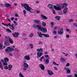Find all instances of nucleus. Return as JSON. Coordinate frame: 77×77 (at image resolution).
<instances>
[{
  "label": "nucleus",
  "mask_w": 77,
  "mask_h": 77,
  "mask_svg": "<svg viewBox=\"0 0 77 77\" xmlns=\"http://www.w3.org/2000/svg\"><path fill=\"white\" fill-rule=\"evenodd\" d=\"M21 6L22 7H24V9H26L27 11L30 12H31V13H35V11L33 10L32 8L29 7L28 5L26 4H21Z\"/></svg>",
  "instance_id": "nucleus-1"
},
{
  "label": "nucleus",
  "mask_w": 77,
  "mask_h": 77,
  "mask_svg": "<svg viewBox=\"0 0 77 77\" xmlns=\"http://www.w3.org/2000/svg\"><path fill=\"white\" fill-rule=\"evenodd\" d=\"M5 38L6 41H5L4 44H5L6 45H7V44H9V42L11 44H14V42L12 38L9 37L7 36H5Z\"/></svg>",
  "instance_id": "nucleus-2"
},
{
  "label": "nucleus",
  "mask_w": 77,
  "mask_h": 77,
  "mask_svg": "<svg viewBox=\"0 0 77 77\" xmlns=\"http://www.w3.org/2000/svg\"><path fill=\"white\" fill-rule=\"evenodd\" d=\"M2 24L3 25H4L5 26H7V27H8V26H10L9 27L10 29L11 30H15V27H14V25L13 24L11 25V23H9L8 24L6 25L3 23H2Z\"/></svg>",
  "instance_id": "nucleus-3"
},
{
  "label": "nucleus",
  "mask_w": 77,
  "mask_h": 77,
  "mask_svg": "<svg viewBox=\"0 0 77 77\" xmlns=\"http://www.w3.org/2000/svg\"><path fill=\"white\" fill-rule=\"evenodd\" d=\"M47 6L48 8H49V9H53V8H54L55 9H56L57 11H58V10H60V9L59 8L57 7L56 6H54L53 5L51 4H48L47 5ZM58 8L59 9H58Z\"/></svg>",
  "instance_id": "nucleus-4"
},
{
  "label": "nucleus",
  "mask_w": 77,
  "mask_h": 77,
  "mask_svg": "<svg viewBox=\"0 0 77 77\" xmlns=\"http://www.w3.org/2000/svg\"><path fill=\"white\" fill-rule=\"evenodd\" d=\"M67 5H68L66 4H64L63 5H57V8H58V9H59V8L60 9V10H58V11H60L61 10V8H63L66 7V6H67Z\"/></svg>",
  "instance_id": "nucleus-5"
},
{
  "label": "nucleus",
  "mask_w": 77,
  "mask_h": 77,
  "mask_svg": "<svg viewBox=\"0 0 77 77\" xmlns=\"http://www.w3.org/2000/svg\"><path fill=\"white\" fill-rule=\"evenodd\" d=\"M23 70L24 71H26L27 70V69L28 68H29V65L27 64V63H23Z\"/></svg>",
  "instance_id": "nucleus-6"
},
{
  "label": "nucleus",
  "mask_w": 77,
  "mask_h": 77,
  "mask_svg": "<svg viewBox=\"0 0 77 77\" xmlns=\"http://www.w3.org/2000/svg\"><path fill=\"white\" fill-rule=\"evenodd\" d=\"M37 54V57L38 58H39L40 57H41L43 55V53L42 52H38Z\"/></svg>",
  "instance_id": "nucleus-7"
},
{
  "label": "nucleus",
  "mask_w": 77,
  "mask_h": 77,
  "mask_svg": "<svg viewBox=\"0 0 77 77\" xmlns=\"http://www.w3.org/2000/svg\"><path fill=\"white\" fill-rule=\"evenodd\" d=\"M12 35L15 38H18V36L20 35V33L18 32H15L13 33Z\"/></svg>",
  "instance_id": "nucleus-8"
},
{
  "label": "nucleus",
  "mask_w": 77,
  "mask_h": 77,
  "mask_svg": "<svg viewBox=\"0 0 77 77\" xmlns=\"http://www.w3.org/2000/svg\"><path fill=\"white\" fill-rule=\"evenodd\" d=\"M23 59L24 60H29L30 59V57L29 56H25L23 57Z\"/></svg>",
  "instance_id": "nucleus-9"
},
{
  "label": "nucleus",
  "mask_w": 77,
  "mask_h": 77,
  "mask_svg": "<svg viewBox=\"0 0 77 77\" xmlns=\"http://www.w3.org/2000/svg\"><path fill=\"white\" fill-rule=\"evenodd\" d=\"M39 66L41 68V69L42 70H44L45 69V67L44 66V65L42 64H40L39 65Z\"/></svg>",
  "instance_id": "nucleus-10"
},
{
  "label": "nucleus",
  "mask_w": 77,
  "mask_h": 77,
  "mask_svg": "<svg viewBox=\"0 0 77 77\" xmlns=\"http://www.w3.org/2000/svg\"><path fill=\"white\" fill-rule=\"evenodd\" d=\"M68 11V8L66 7L63 10V13L64 14H66L67 12H68L67 11Z\"/></svg>",
  "instance_id": "nucleus-11"
},
{
  "label": "nucleus",
  "mask_w": 77,
  "mask_h": 77,
  "mask_svg": "<svg viewBox=\"0 0 77 77\" xmlns=\"http://www.w3.org/2000/svg\"><path fill=\"white\" fill-rule=\"evenodd\" d=\"M42 32H44V33H45V32H47V29L46 28H42L41 29V30H40Z\"/></svg>",
  "instance_id": "nucleus-12"
},
{
  "label": "nucleus",
  "mask_w": 77,
  "mask_h": 77,
  "mask_svg": "<svg viewBox=\"0 0 77 77\" xmlns=\"http://www.w3.org/2000/svg\"><path fill=\"white\" fill-rule=\"evenodd\" d=\"M48 72L49 75H53V74H54V73H53V72L51 71L48 70Z\"/></svg>",
  "instance_id": "nucleus-13"
},
{
  "label": "nucleus",
  "mask_w": 77,
  "mask_h": 77,
  "mask_svg": "<svg viewBox=\"0 0 77 77\" xmlns=\"http://www.w3.org/2000/svg\"><path fill=\"white\" fill-rule=\"evenodd\" d=\"M58 33L60 35H62V34H63V30L62 29L60 31H58Z\"/></svg>",
  "instance_id": "nucleus-14"
},
{
  "label": "nucleus",
  "mask_w": 77,
  "mask_h": 77,
  "mask_svg": "<svg viewBox=\"0 0 77 77\" xmlns=\"http://www.w3.org/2000/svg\"><path fill=\"white\" fill-rule=\"evenodd\" d=\"M41 18H42V19H44V20H47V19L48 18L47 17L43 15H41Z\"/></svg>",
  "instance_id": "nucleus-15"
},
{
  "label": "nucleus",
  "mask_w": 77,
  "mask_h": 77,
  "mask_svg": "<svg viewBox=\"0 0 77 77\" xmlns=\"http://www.w3.org/2000/svg\"><path fill=\"white\" fill-rule=\"evenodd\" d=\"M65 69L66 70V71H67V74H69V73H70V69H69L65 68Z\"/></svg>",
  "instance_id": "nucleus-16"
},
{
  "label": "nucleus",
  "mask_w": 77,
  "mask_h": 77,
  "mask_svg": "<svg viewBox=\"0 0 77 77\" xmlns=\"http://www.w3.org/2000/svg\"><path fill=\"white\" fill-rule=\"evenodd\" d=\"M5 51L7 53H8L9 52V47H8L6 48V49L5 50Z\"/></svg>",
  "instance_id": "nucleus-17"
},
{
  "label": "nucleus",
  "mask_w": 77,
  "mask_h": 77,
  "mask_svg": "<svg viewBox=\"0 0 77 77\" xmlns=\"http://www.w3.org/2000/svg\"><path fill=\"white\" fill-rule=\"evenodd\" d=\"M37 51H38V52H39V51L40 52H43V49H42V48H41L40 49H37Z\"/></svg>",
  "instance_id": "nucleus-18"
},
{
  "label": "nucleus",
  "mask_w": 77,
  "mask_h": 77,
  "mask_svg": "<svg viewBox=\"0 0 77 77\" xmlns=\"http://www.w3.org/2000/svg\"><path fill=\"white\" fill-rule=\"evenodd\" d=\"M42 28V27L41 26L39 25H37V28L38 29V30H41Z\"/></svg>",
  "instance_id": "nucleus-19"
},
{
  "label": "nucleus",
  "mask_w": 77,
  "mask_h": 77,
  "mask_svg": "<svg viewBox=\"0 0 77 77\" xmlns=\"http://www.w3.org/2000/svg\"><path fill=\"white\" fill-rule=\"evenodd\" d=\"M37 34H38V36H40V37H42V36H43V34H42L41 32H37Z\"/></svg>",
  "instance_id": "nucleus-20"
},
{
  "label": "nucleus",
  "mask_w": 77,
  "mask_h": 77,
  "mask_svg": "<svg viewBox=\"0 0 77 77\" xmlns=\"http://www.w3.org/2000/svg\"><path fill=\"white\" fill-rule=\"evenodd\" d=\"M60 60L61 62H65V60H66V59L64 58L63 57H62L60 59Z\"/></svg>",
  "instance_id": "nucleus-21"
},
{
  "label": "nucleus",
  "mask_w": 77,
  "mask_h": 77,
  "mask_svg": "<svg viewBox=\"0 0 77 77\" xmlns=\"http://www.w3.org/2000/svg\"><path fill=\"white\" fill-rule=\"evenodd\" d=\"M12 65H8V70L10 71L11 69H12Z\"/></svg>",
  "instance_id": "nucleus-22"
},
{
  "label": "nucleus",
  "mask_w": 77,
  "mask_h": 77,
  "mask_svg": "<svg viewBox=\"0 0 77 77\" xmlns=\"http://www.w3.org/2000/svg\"><path fill=\"white\" fill-rule=\"evenodd\" d=\"M43 36H44V37H45V38H49V37H50V35H49L47 34H43Z\"/></svg>",
  "instance_id": "nucleus-23"
},
{
  "label": "nucleus",
  "mask_w": 77,
  "mask_h": 77,
  "mask_svg": "<svg viewBox=\"0 0 77 77\" xmlns=\"http://www.w3.org/2000/svg\"><path fill=\"white\" fill-rule=\"evenodd\" d=\"M9 48V51H14V49L12 48H11V47H8Z\"/></svg>",
  "instance_id": "nucleus-24"
},
{
  "label": "nucleus",
  "mask_w": 77,
  "mask_h": 77,
  "mask_svg": "<svg viewBox=\"0 0 77 77\" xmlns=\"http://www.w3.org/2000/svg\"><path fill=\"white\" fill-rule=\"evenodd\" d=\"M5 6H6V7H7V8H9L11 6V5L9 4H5Z\"/></svg>",
  "instance_id": "nucleus-25"
},
{
  "label": "nucleus",
  "mask_w": 77,
  "mask_h": 77,
  "mask_svg": "<svg viewBox=\"0 0 77 77\" xmlns=\"http://www.w3.org/2000/svg\"><path fill=\"white\" fill-rule=\"evenodd\" d=\"M40 22V20H35L34 21V23L35 24H38Z\"/></svg>",
  "instance_id": "nucleus-26"
},
{
  "label": "nucleus",
  "mask_w": 77,
  "mask_h": 77,
  "mask_svg": "<svg viewBox=\"0 0 77 77\" xmlns=\"http://www.w3.org/2000/svg\"><path fill=\"white\" fill-rule=\"evenodd\" d=\"M33 36V33L32 32L30 33L29 35V37H30L32 38Z\"/></svg>",
  "instance_id": "nucleus-27"
},
{
  "label": "nucleus",
  "mask_w": 77,
  "mask_h": 77,
  "mask_svg": "<svg viewBox=\"0 0 77 77\" xmlns=\"http://www.w3.org/2000/svg\"><path fill=\"white\" fill-rule=\"evenodd\" d=\"M4 60H5V62H8L9 61V59L8 58H5L4 59Z\"/></svg>",
  "instance_id": "nucleus-28"
},
{
  "label": "nucleus",
  "mask_w": 77,
  "mask_h": 77,
  "mask_svg": "<svg viewBox=\"0 0 77 77\" xmlns=\"http://www.w3.org/2000/svg\"><path fill=\"white\" fill-rule=\"evenodd\" d=\"M45 63L48 64L49 63V60L48 59H47L45 62Z\"/></svg>",
  "instance_id": "nucleus-29"
},
{
  "label": "nucleus",
  "mask_w": 77,
  "mask_h": 77,
  "mask_svg": "<svg viewBox=\"0 0 77 77\" xmlns=\"http://www.w3.org/2000/svg\"><path fill=\"white\" fill-rule=\"evenodd\" d=\"M23 12L24 14V16H25L26 14V13H27V12H26V11L25 10H24L23 11Z\"/></svg>",
  "instance_id": "nucleus-30"
},
{
  "label": "nucleus",
  "mask_w": 77,
  "mask_h": 77,
  "mask_svg": "<svg viewBox=\"0 0 77 77\" xmlns=\"http://www.w3.org/2000/svg\"><path fill=\"white\" fill-rule=\"evenodd\" d=\"M19 77H24V76L21 73H20L19 74Z\"/></svg>",
  "instance_id": "nucleus-31"
},
{
  "label": "nucleus",
  "mask_w": 77,
  "mask_h": 77,
  "mask_svg": "<svg viewBox=\"0 0 77 77\" xmlns=\"http://www.w3.org/2000/svg\"><path fill=\"white\" fill-rule=\"evenodd\" d=\"M3 64L5 66L8 65V64L7 63V62L6 61H4L3 63Z\"/></svg>",
  "instance_id": "nucleus-32"
},
{
  "label": "nucleus",
  "mask_w": 77,
  "mask_h": 77,
  "mask_svg": "<svg viewBox=\"0 0 77 77\" xmlns=\"http://www.w3.org/2000/svg\"><path fill=\"white\" fill-rule=\"evenodd\" d=\"M55 18L57 20H60V17L59 16L56 17Z\"/></svg>",
  "instance_id": "nucleus-33"
},
{
  "label": "nucleus",
  "mask_w": 77,
  "mask_h": 77,
  "mask_svg": "<svg viewBox=\"0 0 77 77\" xmlns=\"http://www.w3.org/2000/svg\"><path fill=\"white\" fill-rule=\"evenodd\" d=\"M0 6H1V7H5V5H4L2 4H0Z\"/></svg>",
  "instance_id": "nucleus-34"
},
{
  "label": "nucleus",
  "mask_w": 77,
  "mask_h": 77,
  "mask_svg": "<svg viewBox=\"0 0 77 77\" xmlns=\"http://www.w3.org/2000/svg\"><path fill=\"white\" fill-rule=\"evenodd\" d=\"M0 68L1 69H3V66L2 65V63L1 61H0Z\"/></svg>",
  "instance_id": "nucleus-35"
},
{
  "label": "nucleus",
  "mask_w": 77,
  "mask_h": 77,
  "mask_svg": "<svg viewBox=\"0 0 77 77\" xmlns=\"http://www.w3.org/2000/svg\"><path fill=\"white\" fill-rule=\"evenodd\" d=\"M6 30L8 33H10V32H12V31L9 29H6Z\"/></svg>",
  "instance_id": "nucleus-36"
},
{
  "label": "nucleus",
  "mask_w": 77,
  "mask_h": 77,
  "mask_svg": "<svg viewBox=\"0 0 77 77\" xmlns=\"http://www.w3.org/2000/svg\"><path fill=\"white\" fill-rule=\"evenodd\" d=\"M29 46H31L30 48L32 49L33 48V45L32 44H30Z\"/></svg>",
  "instance_id": "nucleus-37"
},
{
  "label": "nucleus",
  "mask_w": 77,
  "mask_h": 77,
  "mask_svg": "<svg viewBox=\"0 0 77 77\" xmlns=\"http://www.w3.org/2000/svg\"><path fill=\"white\" fill-rule=\"evenodd\" d=\"M66 32H68L69 33H71V31H70V30H69V29H66Z\"/></svg>",
  "instance_id": "nucleus-38"
},
{
  "label": "nucleus",
  "mask_w": 77,
  "mask_h": 77,
  "mask_svg": "<svg viewBox=\"0 0 77 77\" xmlns=\"http://www.w3.org/2000/svg\"><path fill=\"white\" fill-rule=\"evenodd\" d=\"M32 27H33V28H34L35 29H36L37 27V25L36 26V25L34 24L32 26Z\"/></svg>",
  "instance_id": "nucleus-39"
},
{
  "label": "nucleus",
  "mask_w": 77,
  "mask_h": 77,
  "mask_svg": "<svg viewBox=\"0 0 77 77\" xmlns=\"http://www.w3.org/2000/svg\"><path fill=\"white\" fill-rule=\"evenodd\" d=\"M52 63H53V65H58V66H59L58 64H56V63H55L54 62H53Z\"/></svg>",
  "instance_id": "nucleus-40"
},
{
  "label": "nucleus",
  "mask_w": 77,
  "mask_h": 77,
  "mask_svg": "<svg viewBox=\"0 0 77 77\" xmlns=\"http://www.w3.org/2000/svg\"><path fill=\"white\" fill-rule=\"evenodd\" d=\"M42 25L43 26H46V23L45 22H43L42 23Z\"/></svg>",
  "instance_id": "nucleus-41"
},
{
  "label": "nucleus",
  "mask_w": 77,
  "mask_h": 77,
  "mask_svg": "<svg viewBox=\"0 0 77 77\" xmlns=\"http://www.w3.org/2000/svg\"><path fill=\"white\" fill-rule=\"evenodd\" d=\"M13 23H14L15 26H17L18 23L16 22V21H14Z\"/></svg>",
  "instance_id": "nucleus-42"
},
{
  "label": "nucleus",
  "mask_w": 77,
  "mask_h": 77,
  "mask_svg": "<svg viewBox=\"0 0 77 77\" xmlns=\"http://www.w3.org/2000/svg\"><path fill=\"white\" fill-rule=\"evenodd\" d=\"M0 49L1 50H2V49H3V48H2V45L1 43H0Z\"/></svg>",
  "instance_id": "nucleus-43"
},
{
  "label": "nucleus",
  "mask_w": 77,
  "mask_h": 77,
  "mask_svg": "<svg viewBox=\"0 0 77 77\" xmlns=\"http://www.w3.org/2000/svg\"><path fill=\"white\" fill-rule=\"evenodd\" d=\"M14 50L15 51H16L18 52H19V50H18V49H17V48H15L14 49Z\"/></svg>",
  "instance_id": "nucleus-44"
},
{
  "label": "nucleus",
  "mask_w": 77,
  "mask_h": 77,
  "mask_svg": "<svg viewBox=\"0 0 77 77\" xmlns=\"http://www.w3.org/2000/svg\"><path fill=\"white\" fill-rule=\"evenodd\" d=\"M63 54H64L65 56H68V54H66V53H65V52H63Z\"/></svg>",
  "instance_id": "nucleus-45"
},
{
  "label": "nucleus",
  "mask_w": 77,
  "mask_h": 77,
  "mask_svg": "<svg viewBox=\"0 0 77 77\" xmlns=\"http://www.w3.org/2000/svg\"><path fill=\"white\" fill-rule=\"evenodd\" d=\"M39 43H38V44L40 45V44H43V42H41V41H39Z\"/></svg>",
  "instance_id": "nucleus-46"
},
{
  "label": "nucleus",
  "mask_w": 77,
  "mask_h": 77,
  "mask_svg": "<svg viewBox=\"0 0 77 77\" xmlns=\"http://www.w3.org/2000/svg\"><path fill=\"white\" fill-rule=\"evenodd\" d=\"M5 69H8V66H5L4 67Z\"/></svg>",
  "instance_id": "nucleus-47"
},
{
  "label": "nucleus",
  "mask_w": 77,
  "mask_h": 77,
  "mask_svg": "<svg viewBox=\"0 0 77 77\" xmlns=\"http://www.w3.org/2000/svg\"><path fill=\"white\" fill-rule=\"evenodd\" d=\"M53 33L55 35L56 34V31H54L53 32Z\"/></svg>",
  "instance_id": "nucleus-48"
},
{
  "label": "nucleus",
  "mask_w": 77,
  "mask_h": 77,
  "mask_svg": "<svg viewBox=\"0 0 77 77\" xmlns=\"http://www.w3.org/2000/svg\"><path fill=\"white\" fill-rule=\"evenodd\" d=\"M54 69H55V70H57H57H58V69L57 68H56V67H54Z\"/></svg>",
  "instance_id": "nucleus-49"
},
{
  "label": "nucleus",
  "mask_w": 77,
  "mask_h": 77,
  "mask_svg": "<svg viewBox=\"0 0 77 77\" xmlns=\"http://www.w3.org/2000/svg\"><path fill=\"white\" fill-rule=\"evenodd\" d=\"M66 37L67 38H69V35H67L66 36Z\"/></svg>",
  "instance_id": "nucleus-50"
},
{
  "label": "nucleus",
  "mask_w": 77,
  "mask_h": 77,
  "mask_svg": "<svg viewBox=\"0 0 77 77\" xmlns=\"http://www.w3.org/2000/svg\"><path fill=\"white\" fill-rule=\"evenodd\" d=\"M66 66H69V63H67L66 64Z\"/></svg>",
  "instance_id": "nucleus-51"
},
{
  "label": "nucleus",
  "mask_w": 77,
  "mask_h": 77,
  "mask_svg": "<svg viewBox=\"0 0 77 77\" xmlns=\"http://www.w3.org/2000/svg\"><path fill=\"white\" fill-rule=\"evenodd\" d=\"M14 17H12L11 18V21H13L14 20Z\"/></svg>",
  "instance_id": "nucleus-52"
},
{
  "label": "nucleus",
  "mask_w": 77,
  "mask_h": 77,
  "mask_svg": "<svg viewBox=\"0 0 77 77\" xmlns=\"http://www.w3.org/2000/svg\"><path fill=\"white\" fill-rule=\"evenodd\" d=\"M69 22H73V21H74V20L72 19H70L69 20Z\"/></svg>",
  "instance_id": "nucleus-53"
},
{
  "label": "nucleus",
  "mask_w": 77,
  "mask_h": 77,
  "mask_svg": "<svg viewBox=\"0 0 77 77\" xmlns=\"http://www.w3.org/2000/svg\"><path fill=\"white\" fill-rule=\"evenodd\" d=\"M45 57H48V55H45Z\"/></svg>",
  "instance_id": "nucleus-54"
},
{
  "label": "nucleus",
  "mask_w": 77,
  "mask_h": 77,
  "mask_svg": "<svg viewBox=\"0 0 77 77\" xmlns=\"http://www.w3.org/2000/svg\"><path fill=\"white\" fill-rule=\"evenodd\" d=\"M51 26H53V25H54V23H53V22H51Z\"/></svg>",
  "instance_id": "nucleus-55"
},
{
  "label": "nucleus",
  "mask_w": 77,
  "mask_h": 77,
  "mask_svg": "<svg viewBox=\"0 0 77 77\" xmlns=\"http://www.w3.org/2000/svg\"><path fill=\"white\" fill-rule=\"evenodd\" d=\"M73 25L75 26H76V27L77 26V24L76 23H74Z\"/></svg>",
  "instance_id": "nucleus-56"
},
{
  "label": "nucleus",
  "mask_w": 77,
  "mask_h": 77,
  "mask_svg": "<svg viewBox=\"0 0 77 77\" xmlns=\"http://www.w3.org/2000/svg\"><path fill=\"white\" fill-rule=\"evenodd\" d=\"M57 28H58L57 26H55L54 28V29H55V30H56V29H57Z\"/></svg>",
  "instance_id": "nucleus-57"
},
{
  "label": "nucleus",
  "mask_w": 77,
  "mask_h": 77,
  "mask_svg": "<svg viewBox=\"0 0 77 77\" xmlns=\"http://www.w3.org/2000/svg\"><path fill=\"white\" fill-rule=\"evenodd\" d=\"M53 13L55 14H56V12H55V11H54V10H53Z\"/></svg>",
  "instance_id": "nucleus-58"
},
{
  "label": "nucleus",
  "mask_w": 77,
  "mask_h": 77,
  "mask_svg": "<svg viewBox=\"0 0 77 77\" xmlns=\"http://www.w3.org/2000/svg\"><path fill=\"white\" fill-rule=\"evenodd\" d=\"M66 77H72V76L71 75H67Z\"/></svg>",
  "instance_id": "nucleus-59"
},
{
  "label": "nucleus",
  "mask_w": 77,
  "mask_h": 77,
  "mask_svg": "<svg viewBox=\"0 0 77 77\" xmlns=\"http://www.w3.org/2000/svg\"><path fill=\"white\" fill-rule=\"evenodd\" d=\"M14 6H17V3H14Z\"/></svg>",
  "instance_id": "nucleus-60"
},
{
  "label": "nucleus",
  "mask_w": 77,
  "mask_h": 77,
  "mask_svg": "<svg viewBox=\"0 0 77 77\" xmlns=\"http://www.w3.org/2000/svg\"><path fill=\"white\" fill-rule=\"evenodd\" d=\"M15 16H16V17H19V15H18V14H16L15 15Z\"/></svg>",
  "instance_id": "nucleus-61"
},
{
  "label": "nucleus",
  "mask_w": 77,
  "mask_h": 77,
  "mask_svg": "<svg viewBox=\"0 0 77 77\" xmlns=\"http://www.w3.org/2000/svg\"><path fill=\"white\" fill-rule=\"evenodd\" d=\"M42 58H40V62H42Z\"/></svg>",
  "instance_id": "nucleus-62"
},
{
  "label": "nucleus",
  "mask_w": 77,
  "mask_h": 77,
  "mask_svg": "<svg viewBox=\"0 0 77 77\" xmlns=\"http://www.w3.org/2000/svg\"><path fill=\"white\" fill-rule=\"evenodd\" d=\"M45 54H48V52L47 51H46L45 52Z\"/></svg>",
  "instance_id": "nucleus-63"
},
{
  "label": "nucleus",
  "mask_w": 77,
  "mask_h": 77,
  "mask_svg": "<svg viewBox=\"0 0 77 77\" xmlns=\"http://www.w3.org/2000/svg\"><path fill=\"white\" fill-rule=\"evenodd\" d=\"M1 62H4V61H3V59H2L1 60Z\"/></svg>",
  "instance_id": "nucleus-64"
}]
</instances>
